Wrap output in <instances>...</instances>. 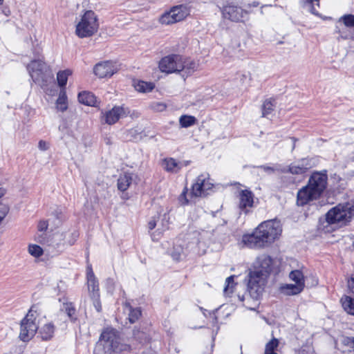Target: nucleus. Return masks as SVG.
Returning <instances> with one entry per match:
<instances>
[{"instance_id":"obj_62","label":"nucleus","mask_w":354,"mask_h":354,"mask_svg":"<svg viewBox=\"0 0 354 354\" xmlns=\"http://www.w3.org/2000/svg\"><path fill=\"white\" fill-rule=\"evenodd\" d=\"M265 354H277L276 352H268V353H265Z\"/></svg>"},{"instance_id":"obj_29","label":"nucleus","mask_w":354,"mask_h":354,"mask_svg":"<svg viewBox=\"0 0 354 354\" xmlns=\"http://www.w3.org/2000/svg\"><path fill=\"white\" fill-rule=\"evenodd\" d=\"M335 32L339 34L337 37L338 41H340V39H351L354 41V30H350L348 28L339 29L337 27Z\"/></svg>"},{"instance_id":"obj_40","label":"nucleus","mask_w":354,"mask_h":354,"mask_svg":"<svg viewBox=\"0 0 354 354\" xmlns=\"http://www.w3.org/2000/svg\"><path fill=\"white\" fill-rule=\"evenodd\" d=\"M183 253V248L181 245H174L171 252V257L174 261H180Z\"/></svg>"},{"instance_id":"obj_9","label":"nucleus","mask_w":354,"mask_h":354,"mask_svg":"<svg viewBox=\"0 0 354 354\" xmlns=\"http://www.w3.org/2000/svg\"><path fill=\"white\" fill-rule=\"evenodd\" d=\"M183 57L179 55H170L163 57L159 62L161 71L167 73L182 71Z\"/></svg>"},{"instance_id":"obj_23","label":"nucleus","mask_w":354,"mask_h":354,"mask_svg":"<svg viewBox=\"0 0 354 354\" xmlns=\"http://www.w3.org/2000/svg\"><path fill=\"white\" fill-rule=\"evenodd\" d=\"M133 338L139 344H145L149 342V335L144 330L135 327L133 330Z\"/></svg>"},{"instance_id":"obj_36","label":"nucleus","mask_w":354,"mask_h":354,"mask_svg":"<svg viewBox=\"0 0 354 354\" xmlns=\"http://www.w3.org/2000/svg\"><path fill=\"white\" fill-rule=\"evenodd\" d=\"M45 64L46 63L41 59L32 60L27 66L29 74L41 69V67H45Z\"/></svg>"},{"instance_id":"obj_14","label":"nucleus","mask_w":354,"mask_h":354,"mask_svg":"<svg viewBox=\"0 0 354 354\" xmlns=\"http://www.w3.org/2000/svg\"><path fill=\"white\" fill-rule=\"evenodd\" d=\"M239 208L241 212L248 214V208L252 207L254 203V194L248 189L241 190L239 194Z\"/></svg>"},{"instance_id":"obj_22","label":"nucleus","mask_w":354,"mask_h":354,"mask_svg":"<svg viewBox=\"0 0 354 354\" xmlns=\"http://www.w3.org/2000/svg\"><path fill=\"white\" fill-rule=\"evenodd\" d=\"M55 333V326L53 323L44 324L39 330V333L43 340L50 339Z\"/></svg>"},{"instance_id":"obj_46","label":"nucleus","mask_w":354,"mask_h":354,"mask_svg":"<svg viewBox=\"0 0 354 354\" xmlns=\"http://www.w3.org/2000/svg\"><path fill=\"white\" fill-rule=\"evenodd\" d=\"M8 212V206L5 204L0 203V223L3 220Z\"/></svg>"},{"instance_id":"obj_42","label":"nucleus","mask_w":354,"mask_h":354,"mask_svg":"<svg viewBox=\"0 0 354 354\" xmlns=\"http://www.w3.org/2000/svg\"><path fill=\"white\" fill-rule=\"evenodd\" d=\"M279 341L278 339L274 338L271 339L268 343H267L266 346L265 353L268 352H275L274 350L278 346Z\"/></svg>"},{"instance_id":"obj_12","label":"nucleus","mask_w":354,"mask_h":354,"mask_svg":"<svg viewBox=\"0 0 354 354\" xmlns=\"http://www.w3.org/2000/svg\"><path fill=\"white\" fill-rule=\"evenodd\" d=\"M117 70V66L113 62L105 61L95 64L93 72L100 78H104L111 77Z\"/></svg>"},{"instance_id":"obj_34","label":"nucleus","mask_w":354,"mask_h":354,"mask_svg":"<svg viewBox=\"0 0 354 354\" xmlns=\"http://www.w3.org/2000/svg\"><path fill=\"white\" fill-rule=\"evenodd\" d=\"M57 108L62 112L65 111L68 109L67 97L65 91H61L56 102Z\"/></svg>"},{"instance_id":"obj_60","label":"nucleus","mask_w":354,"mask_h":354,"mask_svg":"<svg viewBox=\"0 0 354 354\" xmlns=\"http://www.w3.org/2000/svg\"><path fill=\"white\" fill-rule=\"evenodd\" d=\"M5 194V190L2 188V187H0V198L1 196H3Z\"/></svg>"},{"instance_id":"obj_16","label":"nucleus","mask_w":354,"mask_h":354,"mask_svg":"<svg viewBox=\"0 0 354 354\" xmlns=\"http://www.w3.org/2000/svg\"><path fill=\"white\" fill-rule=\"evenodd\" d=\"M209 179L208 174H202L197 177L196 183L192 185V194L194 196H205V180Z\"/></svg>"},{"instance_id":"obj_27","label":"nucleus","mask_w":354,"mask_h":354,"mask_svg":"<svg viewBox=\"0 0 354 354\" xmlns=\"http://www.w3.org/2000/svg\"><path fill=\"white\" fill-rule=\"evenodd\" d=\"M128 308L129 313V321L131 324L136 323L142 315V310L140 307L133 308L129 304H126Z\"/></svg>"},{"instance_id":"obj_57","label":"nucleus","mask_w":354,"mask_h":354,"mask_svg":"<svg viewBox=\"0 0 354 354\" xmlns=\"http://www.w3.org/2000/svg\"><path fill=\"white\" fill-rule=\"evenodd\" d=\"M189 162H190V161L187 160V161H184L183 162H179V163L182 168L183 166H187L189 164Z\"/></svg>"},{"instance_id":"obj_24","label":"nucleus","mask_w":354,"mask_h":354,"mask_svg":"<svg viewBox=\"0 0 354 354\" xmlns=\"http://www.w3.org/2000/svg\"><path fill=\"white\" fill-rule=\"evenodd\" d=\"M62 310H64L67 316L68 317L71 322L75 323L77 319V314H76V309L75 307L72 302H65L63 304V306L62 308Z\"/></svg>"},{"instance_id":"obj_52","label":"nucleus","mask_w":354,"mask_h":354,"mask_svg":"<svg viewBox=\"0 0 354 354\" xmlns=\"http://www.w3.org/2000/svg\"><path fill=\"white\" fill-rule=\"evenodd\" d=\"M38 147L41 151H46L48 149V145L46 141L40 140L38 143Z\"/></svg>"},{"instance_id":"obj_54","label":"nucleus","mask_w":354,"mask_h":354,"mask_svg":"<svg viewBox=\"0 0 354 354\" xmlns=\"http://www.w3.org/2000/svg\"><path fill=\"white\" fill-rule=\"evenodd\" d=\"M71 236L73 237V240H70L68 241V243L70 245H73L74 244L75 241L79 236V233L77 231H74L73 232L71 233Z\"/></svg>"},{"instance_id":"obj_8","label":"nucleus","mask_w":354,"mask_h":354,"mask_svg":"<svg viewBox=\"0 0 354 354\" xmlns=\"http://www.w3.org/2000/svg\"><path fill=\"white\" fill-rule=\"evenodd\" d=\"M33 306L28 311L26 316L21 322V330L19 338L23 342H28L36 333L38 326L35 320V317L33 315Z\"/></svg>"},{"instance_id":"obj_47","label":"nucleus","mask_w":354,"mask_h":354,"mask_svg":"<svg viewBox=\"0 0 354 354\" xmlns=\"http://www.w3.org/2000/svg\"><path fill=\"white\" fill-rule=\"evenodd\" d=\"M151 107L156 111L162 112L166 109L167 106L162 102H155L151 105Z\"/></svg>"},{"instance_id":"obj_30","label":"nucleus","mask_w":354,"mask_h":354,"mask_svg":"<svg viewBox=\"0 0 354 354\" xmlns=\"http://www.w3.org/2000/svg\"><path fill=\"white\" fill-rule=\"evenodd\" d=\"M316 6L319 8V0H304L303 7L312 14L318 16L319 12Z\"/></svg>"},{"instance_id":"obj_51","label":"nucleus","mask_w":354,"mask_h":354,"mask_svg":"<svg viewBox=\"0 0 354 354\" xmlns=\"http://www.w3.org/2000/svg\"><path fill=\"white\" fill-rule=\"evenodd\" d=\"M35 240L40 243H42V244L46 242L45 232H39V234H38L36 236Z\"/></svg>"},{"instance_id":"obj_48","label":"nucleus","mask_w":354,"mask_h":354,"mask_svg":"<svg viewBox=\"0 0 354 354\" xmlns=\"http://www.w3.org/2000/svg\"><path fill=\"white\" fill-rule=\"evenodd\" d=\"M48 223L47 221H39L37 228L39 232H45L48 229Z\"/></svg>"},{"instance_id":"obj_28","label":"nucleus","mask_w":354,"mask_h":354,"mask_svg":"<svg viewBox=\"0 0 354 354\" xmlns=\"http://www.w3.org/2000/svg\"><path fill=\"white\" fill-rule=\"evenodd\" d=\"M197 122V119L189 115H183L179 118V124L182 128H188L194 126Z\"/></svg>"},{"instance_id":"obj_58","label":"nucleus","mask_w":354,"mask_h":354,"mask_svg":"<svg viewBox=\"0 0 354 354\" xmlns=\"http://www.w3.org/2000/svg\"><path fill=\"white\" fill-rule=\"evenodd\" d=\"M234 285L229 284V296L233 292Z\"/></svg>"},{"instance_id":"obj_3","label":"nucleus","mask_w":354,"mask_h":354,"mask_svg":"<svg viewBox=\"0 0 354 354\" xmlns=\"http://www.w3.org/2000/svg\"><path fill=\"white\" fill-rule=\"evenodd\" d=\"M354 218V202L339 203L330 209L326 214L328 224H337L339 227L346 225Z\"/></svg>"},{"instance_id":"obj_63","label":"nucleus","mask_w":354,"mask_h":354,"mask_svg":"<svg viewBox=\"0 0 354 354\" xmlns=\"http://www.w3.org/2000/svg\"><path fill=\"white\" fill-rule=\"evenodd\" d=\"M239 299H240V300H241V301H243V299H244V296H242V297L239 296Z\"/></svg>"},{"instance_id":"obj_2","label":"nucleus","mask_w":354,"mask_h":354,"mask_svg":"<svg viewBox=\"0 0 354 354\" xmlns=\"http://www.w3.org/2000/svg\"><path fill=\"white\" fill-rule=\"evenodd\" d=\"M326 170L314 171L310 176L308 183L297 192V203L304 206L309 202L319 198L327 186Z\"/></svg>"},{"instance_id":"obj_50","label":"nucleus","mask_w":354,"mask_h":354,"mask_svg":"<svg viewBox=\"0 0 354 354\" xmlns=\"http://www.w3.org/2000/svg\"><path fill=\"white\" fill-rule=\"evenodd\" d=\"M348 288L352 294H354V274H352L347 281Z\"/></svg>"},{"instance_id":"obj_39","label":"nucleus","mask_w":354,"mask_h":354,"mask_svg":"<svg viewBox=\"0 0 354 354\" xmlns=\"http://www.w3.org/2000/svg\"><path fill=\"white\" fill-rule=\"evenodd\" d=\"M259 167L261 168V169H263L264 171L269 173V174L274 173L276 171H281L283 173L286 172V168H284V167L282 168L280 165H276L274 167H270V166H267V165H261Z\"/></svg>"},{"instance_id":"obj_35","label":"nucleus","mask_w":354,"mask_h":354,"mask_svg":"<svg viewBox=\"0 0 354 354\" xmlns=\"http://www.w3.org/2000/svg\"><path fill=\"white\" fill-rule=\"evenodd\" d=\"M71 74L70 70L59 71L57 75V80L59 87H65L67 83L68 77Z\"/></svg>"},{"instance_id":"obj_45","label":"nucleus","mask_w":354,"mask_h":354,"mask_svg":"<svg viewBox=\"0 0 354 354\" xmlns=\"http://www.w3.org/2000/svg\"><path fill=\"white\" fill-rule=\"evenodd\" d=\"M229 284L235 285L234 281V276L228 277L225 280V286L223 289L224 295L226 296H229Z\"/></svg>"},{"instance_id":"obj_43","label":"nucleus","mask_w":354,"mask_h":354,"mask_svg":"<svg viewBox=\"0 0 354 354\" xmlns=\"http://www.w3.org/2000/svg\"><path fill=\"white\" fill-rule=\"evenodd\" d=\"M91 299L93 300V304L95 310L99 313L101 312L102 305H101V301L100 299V294L97 295V293H95V295H91Z\"/></svg>"},{"instance_id":"obj_18","label":"nucleus","mask_w":354,"mask_h":354,"mask_svg":"<svg viewBox=\"0 0 354 354\" xmlns=\"http://www.w3.org/2000/svg\"><path fill=\"white\" fill-rule=\"evenodd\" d=\"M133 173L124 172L119 176L117 183L118 190L124 192L128 189L133 182Z\"/></svg>"},{"instance_id":"obj_33","label":"nucleus","mask_w":354,"mask_h":354,"mask_svg":"<svg viewBox=\"0 0 354 354\" xmlns=\"http://www.w3.org/2000/svg\"><path fill=\"white\" fill-rule=\"evenodd\" d=\"M135 89L138 92L146 93L153 90L154 85L153 83L145 81H139L134 84Z\"/></svg>"},{"instance_id":"obj_13","label":"nucleus","mask_w":354,"mask_h":354,"mask_svg":"<svg viewBox=\"0 0 354 354\" xmlns=\"http://www.w3.org/2000/svg\"><path fill=\"white\" fill-rule=\"evenodd\" d=\"M273 259L268 254H262L257 257L254 270L260 272L262 275L269 277L272 270Z\"/></svg>"},{"instance_id":"obj_15","label":"nucleus","mask_w":354,"mask_h":354,"mask_svg":"<svg viewBox=\"0 0 354 354\" xmlns=\"http://www.w3.org/2000/svg\"><path fill=\"white\" fill-rule=\"evenodd\" d=\"M129 112L126 111L124 106H115L111 110L106 111L103 118L104 122L108 124H113L116 123L120 118L127 115Z\"/></svg>"},{"instance_id":"obj_38","label":"nucleus","mask_w":354,"mask_h":354,"mask_svg":"<svg viewBox=\"0 0 354 354\" xmlns=\"http://www.w3.org/2000/svg\"><path fill=\"white\" fill-rule=\"evenodd\" d=\"M286 172H290L292 174H303L306 173V171L298 162L297 164L290 165L288 169H286Z\"/></svg>"},{"instance_id":"obj_7","label":"nucleus","mask_w":354,"mask_h":354,"mask_svg":"<svg viewBox=\"0 0 354 354\" xmlns=\"http://www.w3.org/2000/svg\"><path fill=\"white\" fill-rule=\"evenodd\" d=\"M100 339L108 344L113 352L120 353L131 350L129 344L120 342L118 332L115 329L106 328L104 330L100 335Z\"/></svg>"},{"instance_id":"obj_61","label":"nucleus","mask_w":354,"mask_h":354,"mask_svg":"<svg viewBox=\"0 0 354 354\" xmlns=\"http://www.w3.org/2000/svg\"><path fill=\"white\" fill-rule=\"evenodd\" d=\"M293 141L292 150L295 148V142L297 140L295 138H291Z\"/></svg>"},{"instance_id":"obj_59","label":"nucleus","mask_w":354,"mask_h":354,"mask_svg":"<svg viewBox=\"0 0 354 354\" xmlns=\"http://www.w3.org/2000/svg\"><path fill=\"white\" fill-rule=\"evenodd\" d=\"M61 214H62L61 212H57L56 211V218H57V219H62Z\"/></svg>"},{"instance_id":"obj_25","label":"nucleus","mask_w":354,"mask_h":354,"mask_svg":"<svg viewBox=\"0 0 354 354\" xmlns=\"http://www.w3.org/2000/svg\"><path fill=\"white\" fill-rule=\"evenodd\" d=\"M276 106L275 100L273 98H269L266 100L261 106L262 117H267L270 115Z\"/></svg>"},{"instance_id":"obj_37","label":"nucleus","mask_w":354,"mask_h":354,"mask_svg":"<svg viewBox=\"0 0 354 354\" xmlns=\"http://www.w3.org/2000/svg\"><path fill=\"white\" fill-rule=\"evenodd\" d=\"M339 21H342L346 28H354V15H344L339 18Z\"/></svg>"},{"instance_id":"obj_31","label":"nucleus","mask_w":354,"mask_h":354,"mask_svg":"<svg viewBox=\"0 0 354 354\" xmlns=\"http://www.w3.org/2000/svg\"><path fill=\"white\" fill-rule=\"evenodd\" d=\"M182 71H184L186 73V75L188 76L191 75L194 71L198 68V64L192 60H183L182 64Z\"/></svg>"},{"instance_id":"obj_17","label":"nucleus","mask_w":354,"mask_h":354,"mask_svg":"<svg viewBox=\"0 0 354 354\" xmlns=\"http://www.w3.org/2000/svg\"><path fill=\"white\" fill-rule=\"evenodd\" d=\"M86 277L90 295H95V293L99 295L98 281L97 280L91 266L87 268Z\"/></svg>"},{"instance_id":"obj_5","label":"nucleus","mask_w":354,"mask_h":354,"mask_svg":"<svg viewBox=\"0 0 354 354\" xmlns=\"http://www.w3.org/2000/svg\"><path fill=\"white\" fill-rule=\"evenodd\" d=\"M98 29V23L95 12L86 11L77 24L75 33L80 38L89 37L95 34Z\"/></svg>"},{"instance_id":"obj_11","label":"nucleus","mask_w":354,"mask_h":354,"mask_svg":"<svg viewBox=\"0 0 354 354\" xmlns=\"http://www.w3.org/2000/svg\"><path fill=\"white\" fill-rule=\"evenodd\" d=\"M33 82L41 87L47 86L53 80V74L50 68L45 64V67L30 74Z\"/></svg>"},{"instance_id":"obj_41","label":"nucleus","mask_w":354,"mask_h":354,"mask_svg":"<svg viewBox=\"0 0 354 354\" xmlns=\"http://www.w3.org/2000/svg\"><path fill=\"white\" fill-rule=\"evenodd\" d=\"M28 252L29 253L35 257H39L43 254V249L38 245H30L28 247Z\"/></svg>"},{"instance_id":"obj_20","label":"nucleus","mask_w":354,"mask_h":354,"mask_svg":"<svg viewBox=\"0 0 354 354\" xmlns=\"http://www.w3.org/2000/svg\"><path fill=\"white\" fill-rule=\"evenodd\" d=\"M304 287L301 284H285L281 286V291L286 295H295L301 292Z\"/></svg>"},{"instance_id":"obj_26","label":"nucleus","mask_w":354,"mask_h":354,"mask_svg":"<svg viewBox=\"0 0 354 354\" xmlns=\"http://www.w3.org/2000/svg\"><path fill=\"white\" fill-rule=\"evenodd\" d=\"M344 310L348 314L354 315V299L350 296H344L341 299Z\"/></svg>"},{"instance_id":"obj_6","label":"nucleus","mask_w":354,"mask_h":354,"mask_svg":"<svg viewBox=\"0 0 354 354\" xmlns=\"http://www.w3.org/2000/svg\"><path fill=\"white\" fill-rule=\"evenodd\" d=\"M268 277L257 270H250L245 279L248 291L253 299H258L262 295Z\"/></svg>"},{"instance_id":"obj_55","label":"nucleus","mask_w":354,"mask_h":354,"mask_svg":"<svg viewBox=\"0 0 354 354\" xmlns=\"http://www.w3.org/2000/svg\"><path fill=\"white\" fill-rule=\"evenodd\" d=\"M156 226V222L154 219L151 220L148 223V228L149 230H152Z\"/></svg>"},{"instance_id":"obj_1","label":"nucleus","mask_w":354,"mask_h":354,"mask_svg":"<svg viewBox=\"0 0 354 354\" xmlns=\"http://www.w3.org/2000/svg\"><path fill=\"white\" fill-rule=\"evenodd\" d=\"M280 222L268 220L262 222L251 234H244L242 243L251 249H261L269 247L281 234Z\"/></svg>"},{"instance_id":"obj_53","label":"nucleus","mask_w":354,"mask_h":354,"mask_svg":"<svg viewBox=\"0 0 354 354\" xmlns=\"http://www.w3.org/2000/svg\"><path fill=\"white\" fill-rule=\"evenodd\" d=\"M344 343L345 345L349 346L354 348V337H346L344 339Z\"/></svg>"},{"instance_id":"obj_56","label":"nucleus","mask_w":354,"mask_h":354,"mask_svg":"<svg viewBox=\"0 0 354 354\" xmlns=\"http://www.w3.org/2000/svg\"><path fill=\"white\" fill-rule=\"evenodd\" d=\"M208 180H205V192L209 189H211L213 187V184L208 182Z\"/></svg>"},{"instance_id":"obj_49","label":"nucleus","mask_w":354,"mask_h":354,"mask_svg":"<svg viewBox=\"0 0 354 354\" xmlns=\"http://www.w3.org/2000/svg\"><path fill=\"white\" fill-rule=\"evenodd\" d=\"M187 189L185 187L181 194L180 195L179 200L182 203L183 205H187L189 203L188 199L187 198Z\"/></svg>"},{"instance_id":"obj_10","label":"nucleus","mask_w":354,"mask_h":354,"mask_svg":"<svg viewBox=\"0 0 354 354\" xmlns=\"http://www.w3.org/2000/svg\"><path fill=\"white\" fill-rule=\"evenodd\" d=\"M187 12L181 6L171 8L169 12L162 15L160 19L162 24L169 25L180 21L185 18Z\"/></svg>"},{"instance_id":"obj_4","label":"nucleus","mask_w":354,"mask_h":354,"mask_svg":"<svg viewBox=\"0 0 354 354\" xmlns=\"http://www.w3.org/2000/svg\"><path fill=\"white\" fill-rule=\"evenodd\" d=\"M221 12L223 19L234 23H245L249 17L247 10L238 3L232 1H225L221 8Z\"/></svg>"},{"instance_id":"obj_32","label":"nucleus","mask_w":354,"mask_h":354,"mask_svg":"<svg viewBox=\"0 0 354 354\" xmlns=\"http://www.w3.org/2000/svg\"><path fill=\"white\" fill-rule=\"evenodd\" d=\"M289 277L292 281H295V283H299L301 286L305 287L304 276L301 270H295L291 271Z\"/></svg>"},{"instance_id":"obj_19","label":"nucleus","mask_w":354,"mask_h":354,"mask_svg":"<svg viewBox=\"0 0 354 354\" xmlns=\"http://www.w3.org/2000/svg\"><path fill=\"white\" fill-rule=\"evenodd\" d=\"M78 101L80 103L91 106H95L97 104V97L93 93L89 91H82L78 94Z\"/></svg>"},{"instance_id":"obj_44","label":"nucleus","mask_w":354,"mask_h":354,"mask_svg":"<svg viewBox=\"0 0 354 354\" xmlns=\"http://www.w3.org/2000/svg\"><path fill=\"white\" fill-rule=\"evenodd\" d=\"M301 166L304 168L306 172L313 167L312 160L308 158H302L299 161Z\"/></svg>"},{"instance_id":"obj_64","label":"nucleus","mask_w":354,"mask_h":354,"mask_svg":"<svg viewBox=\"0 0 354 354\" xmlns=\"http://www.w3.org/2000/svg\"><path fill=\"white\" fill-rule=\"evenodd\" d=\"M64 128H65V127H62V126H59V130H61L62 129H64Z\"/></svg>"},{"instance_id":"obj_21","label":"nucleus","mask_w":354,"mask_h":354,"mask_svg":"<svg viewBox=\"0 0 354 354\" xmlns=\"http://www.w3.org/2000/svg\"><path fill=\"white\" fill-rule=\"evenodd\" d=\"M162 166L167 171L172 173H177L181 169L180 163L173 158H165Z\"/></svg>"}]
</instances>
